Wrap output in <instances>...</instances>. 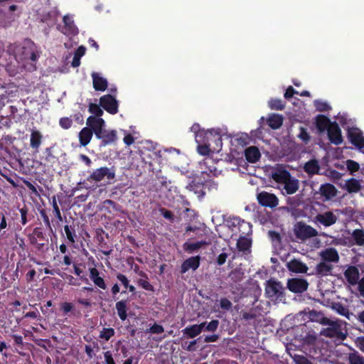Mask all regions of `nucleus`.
I'll list each match as a JSON object with an SVG mask.
<instances>
[{
	"label": "nucleus",
	"mask_w": 364,
	"mask_h": 364,
	"mask_svg": "<svg viewBox=\"0 0 364 364\" xmlns=\"http://www.w3.org/2000/svg\"><path fill=\"white\" fill-rule=\"evenodd\" d=\"M6 51L10 55H13L15 60L19 64H21V66L24 68H26V64L31 61V67L33 70H36V66L33 63L37 61L40 55L36 45L32 41L26 40L21 43H11L8 46Z\"/></svg>",
	"instance_id": "f257e3e1"
},
{
	"label": "nucleus",
	"mask_w": 364,
	"mask_h": 364,
	"mask_svg": "<svg viewBox=\"0 0 364 364\" xmlns=\"http://www.w3.org/2000/svg\"><path fill=\"white\" fill-rule=\"evenodd\" d=\"M320 323L328 325L329 327L323 328L321 331V335L326 338H336L343 341L346 338V334L343 332L341 325L337 321H332L328 318H321Z\"/></svg>",
	"instance_id": "f03ea898"
},
{
	"label": "nucleus",
	"mask_w": 364,
	"mask_h": 364,
	"mask_svg": "<svg viewBox=\"0 0 364 364\" xmlns=\"http://www.w3.org/2000/svg\"><path fill=\"white\" fill-rule=\"evenodd\" d=\"M235 222L238 225L239 231L242 232L241 235L237 242V247L240 251H247L250 248L252 241L250 239L246 237L245 235H247L251 232L252 226L249 223L245 222L244 220H242L238 217L234 218V225H235Z\"/></svg>",
	"instance_id": "7ed1b4c3"
},
{
	"label": "nucleus",
	"mask_w": 364,
	"mask_h": 364,
	"mask_svg": "<svg viewBox=\"0 0 364 364\" xmlns=\"http://www.w3.org/2000/svg\"><path fill=\"white\" fill-rule=\"evenodd\" d=\"M115 168L114 166L108 168L107 166L100 167L95 169L86 178L90 183H99L104 178L107 180H113L115 178Z\"/></svg>",
	"instance_id": "20e7f679"
},
{
	"label": "nucleus",
	"mask_w": 364,
	"mask_h": 364,
	"mask_svg": "<svg viewBox=\"0 0 364 364\" xmlns=\"http://www.w3.org/2000/svg\"><path fill=\"white\" fill-rule=\"evenodd\" d=\"M294 232L296 237L301 240L318 235V231L315 228L303 222H298L294 225Z\"/></svg>",
	"instance_id": "39448f33"
},
{
	"label": "nucleus",
	"mask_w": 364,
	"mask_h": 364,
	"mask_svg": "<svg viewBox=\"0 0 364 364\" xmlns=\"http://www.w3.org/2000/svg\"><path fill=\"white\" fill-rule=\"evenodd\" d=\"M100 106L111 114L118 112L119 103L116 97L110 94H107L100 98Z\"/></svg>",
	"instance_id": "423d86ee"
},
{
	"label": "nucleus",
	"mask_w": 364,
	"mask_h": 364,
	"mask_svg": "<svg viewBox=\"0 0 364 364\" xmlns=\"http://www.w3.org/2000/svg\"><path fill=\"white\" fill-rule=\"evenodd\" d=\"M265 294L268 298L281 299L283 296V287L280 282L269 279L265 286Z\"/></svg>",
	"instance_id": "0eeeda50"
},
{
	"label": "nucleus",
	"mask_w": 364,
	"mask_h": 364,
	"mask_svg": "<svg viewBox=\"0 0 364 364\" xmlns=\"http://www.w3.org/2000/svg\"><path fill=\"white\" fill-rule=\"evenodd\" d=\"M347 136L350 142L358 149L364 148V136L362 131L357 127H349Z\"/></svg>",
	"instance_id": "6e6552de"
},
{
	"label": "nucleus",
	"mask_w": 364,
	"mask_h": 364,
	"mask_svg": "<svg viewBox=\"0 0 364 364\" xmlns=\"http://www.w3.org/2000/svg\"><path fill=\"white\" fill-rule=\"evenodd\" d=\"M257 199L259 204L263 207L274 208L279 204V200L276 195L267 191L259 193L257 195Z\"/></svg>",
	"instance_id": "1a4fd4ad"
},
{
	"label": "nucleus",
	"mask_w": 364,
	"mask_h": 364,
	"mask_svg": "<svg viewBox=\"0 0 364 364\" xmlns=\"http://www.w3.org/2000/svg\"><path fill=\"white\" fill-rule=\"evenodd\" d=\"M308 287V282L302 278H292L287 282V288L293 293H303L306 291Z\"/></svg>",
	"instance_id": "9d476101"
},
{
	"label": "nucleus",
	"mask_w": 364,
	"mask_h": 364,
	"mask_svg": "<svg viewBox=\"0 0 364 364\" xmlns=\"http://www.w3.org/2000/svg\"><path fill=\"white\" fill-rule=\"evenodd\" d=\"M86 124L87 127L90 128L95 134V136H97L105 129V122L101 117L90 116L87 119Z\"/></svg>",
	"instance_id": "9b49d317"
},
{
	"label": "nucleus",
	"mask_w": 364,
	"mask_h": 364,
	"mask_svg": "<svg viewBox=\"0 0 364 364\" xmlns=\"http://www.w3.org/2000/svg\"><path fill=\"white\" fill-rule=\"evenodd\" d=\"M338 220V216L332 211H326L317 214L314 218V222L319 223L324 227H330L334 225Z\"/></svg>",
	"instance_id": "f8f14e48"
},
{
	"label": "nucleus",
	"mask_w": 364,
	"mask_h": 364,
	"mask_svg": "<svg viewBox=\"0 0 364 364\" xmlns=\"http://www.w3.org/2000/svg\"><path fill=\"white\" fill-rule=\"evenodd\" d=\"M327 134L328 139L332 144L340 145L343 142L341 130L336 122H333L331 125L329 126Z\"/></svg>",
	"instance_id": "ddd939ff"
},
{
	"label": "nucleus",
	"mask_w": 364,
	"mask_h": 364,
	"mask_svg": "<svg viewBox=\"0 0 364 364\" xmlns=\"http://www.w3.org/2000/svg\"><path fill=\"white\" fill-rule=\"evenodd\" d=\"M186 188L190 191H193L199 198H202L205 194L203 180L199 176L195 177L192 181L186 186Z\"/></svg>",
	"instance_id": "4468645a"
},
{
	"label": "nucleus",
	"mask_w": 364,
	"mask_h": 364,
	"mask_svg": "<svg viewBox=\"0 0 364 364\" xmlns=\"http://www.w3.org/2000/svg\"><path fill=\"white\" fill-rule=\"evenodd\" d=\"M63 21L64 26L61 29V32L67 36H75L78 34V28L75 25L72 17L65 15L63 16Z\"/></svg>",
	"instance_id": "2eb2a0df"
},
{
	"label": "nucleus",
	"mask_w": 364,
	"mask_h": 364,
	"mask_svg": "<svg viewBox=\"0 0 364 364\" xmlns=\"http://www.w3.org/2000/svg\"><path fill=\"white\" fill-rule=\"evenodd\" d=\"M96 137L101 140L100 146H106L114 144L117 140L115 130H106L105 129Z\"/></svg>",
	"instance_id": "dca6fc26"
},
{
	"label": "nucleus",
	"mask_w": 364,
	"mask_h": 364,
	"mask_svg": "<svg viewBox=\"0 0 364 364\" xmlns=\"http://www.w3.org/2000/svg\"><path fill=\"white\" fill-rule=\"evenodd\" d=\"M43 134L39 130L36 128H33L31 130L30 146L35 153H38L39 151L41 145L43 142Z\"/></svg>",
	"instance_id": "f3484780"
},
{
	"label": "nucleus",
	"mask_w": 364,
	"mask_h": 364,
	"mask_svg": "<svg viewBox=\"0 0 364 364\" xmlns=\"http://www.w3.org/2000/svg\"><path fill=\"white\" fill-rule=\"evenodd\" d=\"M343 274L346 281L350 285L354 286L358 284L360 277V272L357 267L353 265L348 266L344 271Z\"/></svg>",
	"instance_id": "a211bd4d"
},
{
	"label": "nucleus",
	"mask_w": 364,
	"mask_h": 364,
	"mask_svg": "<svg viewBox=\"0 0 364 364\" xmlns=\"http://www.w3.org/2000/svg\"><path fill=\"white\" fill-rule=\"evenodd\" d=\"M318 193L324 198L323 201H326L336 196L337 189L333 184L326 183L321 185Z\"/></svg>",
	"instance_id": "6ab92c4d"
},
{
	"label": "nucleus",
	"mask_w": 364,
	"mask_h": 364,
	"mask_svg": "<svg viewBox=\"0 0 364 364\" xmlns=\"http://www.w3.org/2000/svg\"><path fill=\"white\" fill-rule=\"evenodd\" d=\"M320 256L323 262L337 263L340 257L338 251L334 247H328L321 251Z\"/></svg>",
	"instance_id": "aec40b11"
},
{
	"label": "nucleus",
	"mask_w": 364,
	"mask_h": 364,
	"mask_svg": "<svg viewBox=\"0 0 364 364\" xmlns=\"http://www.w3.org/2000/svg\"><path fill=\"white\" fill-rule=\"evenodd\" d=\"M200 257L199 255L191 257L186 259L181 264V273L184 274L189 269L196 270L200 266Z\"/></svg>",
	"instance_id": "412c9836"
},
{
	"label": "nucleus",
	"mask_w": 364,
	"mask_h": 364,
	"mask_svg": "<svg viewBox=\"0 0 364 364\" xmlns=\"http://www.w3.org/2000/svg\"><path fill=\"white\" fill-rule=\"evenodd\" d=\"M287 269L294 273H306L308 267L299 259H292L287 264Z\"/></svg>",
	"instance_id": "4be33fe9"
},
{
	"label": "nucleus",
	"mask_w": 364,
	"mask_h": 364,
	"mask_svg": "<svg viewBox=\"0 0 364 364\" xmlns=\"http://www.w3.org/2000/svg\"><path fill=\"white\" fill-rule=\"evenodd\" d=\"M210 244V242L206 240H200L196 242H186L183 244V250L188 254H193V252H198L202 247L207 246Z\"/></svg>",
	"instance_id": "5701e85b"
},
{
	"label": "nucleus",
	"mask_w": 364,
	"mask_h": 364,
	"mask_svg": "<svg viewBox=\"0 0 364 364\" xmlns=\"http://www.w3.org/2000/svg\"><path fill=\"white\" fill-rule=\"evenodd\" d=\"M93 87L95 91H105L107 89V81L97 73L92 74Z\"/></svg>",
	"instance_id": "b1692460"
},
{
	"label": "nucleus",
	"mask_w": 364,
	"mask_h": 364,
	"mask_svg": "<svg viewBox=\"0 0 364 364\" xmlns=\"http://www.w3.org/2000/svg\"><path fill=\"white\" fill-rule=\"evenodd\" d=\"M245 156L249 163L254 164L259 160L261 154L257 147L252 146L245 150Z\"/></svg>",
	"instance_id": "393cba45"
},
{
	"label": "nucleus",
	"mask_w": 364,
	"mask_h": 364,
	"mask_svg": "<svg viewBox=\"0 0 364 364\" xmlns=\"http://www.w3.org/2000/svg\"><path fill=\"white\" fill-rule=\"evenodd\" d=\"M291 176L290 173L284 168H277L272 173V178L279 183H285Z\"/></svg>",
	"instance_id": "a878e982"
},
{
	"label": "nucleus",
	"mask_w": 364,
	"mask_h": 364,
	"mask_svg": "<svg viewBox=\"0 0 364 364\" xmlns=\"http://www.w3.org/2000/svg\"><path fill=\"white\" fill-rule=\"evenodd\" d=\"M283 184V190L288 195L295 193L299 187V180L295 178H292L291 176Z\"/></svg>",
	"instance_id": "bb28decb"
},
{
	"label": "nucleus",
	"mask_w": 364,
	"mask_h": 364,
	"mask_svg": "<svg viewBox=\"0 0 364 364\" xmlns=\"http://www.w3.org/2000/svg\"><path fill=\"white\" fill-rule=\"evenodd\" d=\"M333 270V265L327 264L326 262H321L315 267V274L318 277H325L330 275Z\"/></svg>",
	"instance_id": "cd10ccee"
},
{
	"label": "nucleus",
	"mask_w": 364,
	"mask_h": 364,
	"mask_svg": "<svg viewBox=\"0 0 364 364\" xmlns=\"http://www.w3.org/2000/svg\"><path fill=\"white\" fill-rule=\"evenodd\" d=\"M303 168L308 175L313 176L319 173L320 166L318 161L313 159L306 162Z\"/></svg>",
	"instance_id": "c85d7f7f"
},
{
	"label": "nucleus",
	"mask_w": 364,
	"mask_h": 364,
	"mask_svg": "<svg viewBox=\"0 0 364 364\" xmlns=\"http://www.w3.org/2000/svg\"><path fill=\"white\" fill-rule=\"evenodd\" d=\"M93 136L92 130L88 127L82 128L78 134L80 146H86L91 141Z\"/></svg>",
	"instance_id": "c756f323"
},
{
	"label": "nucleus",
	"mask_w": 364,
	"mask_h": 364,
	"mask_svg": "<svg viewBox=\"0 0 364 364\" xmlns=\"http://www.w3.org/2000/svg\"><path fill=\"white\" fill-rule=\"evenodd\" d=\"M115 307L117 315L122 321L127 318L128 300H120L116 302Z\"/></svg>",
	"instance_id": "7c9ffc66"
},
{
	"label": "nucleus",
	"mask_w": 364,
	"mask_h": 364,
	"mask_svg": "<svg viewBox=\"0 0 364 364\" xmlns=\"http://www.w3.org/2000/svg\"><path fill=\"white\" fill-rule=\"evenodd\" d=\"M315 123L317 129L323 132L325 130H328L329 126H331L333 122H331L329 118L326 116L319 114L316 117Z\"/></svg>",
	"instance_id": "2f4dec72"
},
{
	"label": "nucleus",
	"mask_w": 364,
	"mask_h": 364,
	"mask_svg": "<svg viewBox=\"0 0 364 364\" xmlns=\"http://www.w3.org/2000/svg\"><path fill=\"white\" fill-rule=\"evenodd\" d=\"M64 231L65 233L66 239L68 244L73 245L76 242L77 234L75 226L74 225H65L64 226Z\"/></svg>",
	"instance_id": "473e14b6"
},
{
	"label": "nucleus",
	"mask_w": 364,
	"mask_h": 364,
	"mask_svg": "<svg viewBox=\"0 0 364 364\" xmlns=\"http://www.w3.org/2000/svg\"><path fill=\"white\" fill-rule=\"evenodd\" d=\"M268 125L272 129H279L283 123V117L278 114H273L267 119Z\"/></svg>",
	"instance_id": "72a5a7b5"
},
{
	"label": "nucleus",
	"mask_w": 364,
	"mask_h": 364,
	"mask_svg": "<svg viewBox=\"0 0 364 364\" xmlns=\"http://www.w3.org/2000/svg\"><path fill=\"white\" fill-rule=\"evenodd\" d=\"M85 268V265L82 263H74L73 269L74 274L80 277V279L84 282L88 284L89 279H87L86 274L84 273L83 269Z\"/></svg>",
	"instance_id": "f704fd0d"
},
{
	"label": "nucleus",
	"mask_w": 364,
	"mask_h": 364,
	"mask_svg": "<svg viewBox=\"0 0 364 364\" xmlns=\"http://www.w3.org/2000/svg\"><path fill=\"white\" fill-rule=\"evenodd\" d=\"M346 186L348 193H357L361 188L360 182L355 178H350L347 181Z\"/></svg>",
	"instance_id": "c9c22d12"
},
{
	"label": "nucleus",
	"mask_w": 364,
	"mask_h": 364,
	"mask_svg": "<svg viewBox=\"0 0 364 364\" xmlns=\"http://www.w3.org/2000/svg\"><path fill=\"white\" fill-rule=\"evenodd\" d=\"M182 331L184 335H186L188 338H191L196 337L201 333L200 331V328L199 326H197V324L188 326Z\"/></svg>",
	"instance_id": "e433bc0d"
},
{
	"label": "nucleus",
	"mask_w": 364,
	"mask_h": 364,
	"mask_svg": "<svg viewBox=\"0 0 364 364\" xmlns=\"http://www.w3.org/2000/svg\"><path fill=\"white\" fill-rule=\"evenodd\" d=\"M357 245H364V231L362 229H355L351 234Z\"/></svg>",
	"instance_id": "4c0bfd02"
},
{
	"label": "nucleus",
	"mask_w": 364,
	"mask_h": 364,
	"mask_svg": "<svg viewBox=\"0 0 364 364\" xmlns=\"http://www.w3.org/2000/svg\"><path fill=\"white\" fill-rule=\"evenodd\" d=\"M14 19L12 16H8L5 12L0 9V26L8 28L11 26V21Z\"/></svg>",
	"instance_id": "58836bf2"
},
{
	"label": "nucleus",
	"mask_w": 364,
	"mask_h": 364,
	"mask_svg": "<svg viewBox=\"0 0 364 364\" xmlns=\"http://www.w3.org/2000/svg\"><path fill=\"white\" fill-rule=\"evenodd\" d=\"M333 309L338 313L340 315L346 316L349 318L350 312L348 307L345 306L342 304L337 302L333 304Z\"/></svg>",
	"instance_id": "ea45409f"
},
{
	"label": "nucleus",
	"mask_w": 364,
	"mask_h": 364,
	"mask_svg": "<svg viewBox=\"0 0 364 364\" xmlns=\"http://www.w3.org/2000/svg\"><path fill=\"white\" fill-rule=\"evenodd\" d=\"M115 334V331L113 328H103L100 333L99 337L105 341H108Z\"/></svg>",
	"instance_id": "a19ab883"
},
{
	"label": "nucleus",
	"mask_w": 364,
	"mask_h": 364,
	"mask_svg": "<svg viewBox=\"0 0 364 364\" xmlns=\"http://www.w3.org/2000/svg\"><path fill=\"white\" fill-rule=\"evenodd\" d=\"M101 107L100 104L90 103L88 110L90 113L94 114V117H100L103 114V111Z\"/></svg>",
	"instance_id": "79ce46f5"
},
{
	"label": "nucleus",
	"mask_w": 364,
	"mask_h": 364,
	"mask_svg": "<svg viewBox=\"0 0 364 364\" xmlns=\"http://www.w3.org/2000/svg\"><path fill=\"white\" fill-rule=\"evenodd\" d=\"M349 364H364V358L357 352L349 354Z\"/></svg>",
	"instance_id": "37998d69"
},
{
	"label": "nucleus",
	"mask_w": 364,
	"mask_h": 364,
	"mask_svg": "<svg viewBox=\"0 0 364 364\" xmlns=\"http://www.w3.org/2000/svg\"><path fill=\"white\" fill-rule=\"evenodd\" d=\"M269 106L272 109L282 110L284 109L285 105L282 100L272 99L269 102Z\"/></svg>",
	"instance_id": "c03bdc74"
},
{
	"label": "nucleus",
	"mask_w": 364,
	"mask_h": 364,
	"mask_svg": "<svg viewBox=\"0 0 364 364\" xmlns=\"http://www.w3.org/2000/svg\"><path fill=\"white\" fill-rule=\"evenodd\" d=\"M50 203H51L52 207L53 208L54 215L55 216V218L59 221H62L63 220V218H62V215H61V213H60V208H59L58 203H57V200H56L55 196H53L51 198Z\"/></svg>",
	"instance_id": "a18cd8bd"
},
{
	"label": "nucleus",
	"mask_w": 364,
	"mask_h": 364,
	"mask_svg": "<svg viewBox=\"0 0 364 364\" xmlns=\"http://www.w3.org/2000/svg\"><path fill=\"white\" fill-rule=\"evenodd\" d=\"M73 119L70 117H64L59 119V125L63 129H68L73 126Z\"/></svg>",
	"instance_id": "49530a36"
},
{
	"label": "nucleus",
	"mask_w": 364,
	"mask_h": 364,
	"mask_svg": "<svg viewBox=\"0 0 364 364\" xmlns=\"http://www.w3.org/2000/svg\"><path fill=\"white\" fill-rule=\"evenodd\" d=\"M33 235H36L37 240H39V242H48V240L46 237V235L43 232L42 228L40 227H36L33 229Z\"/></svg>",
	"instance_id": "de8ad7c7"
},
{
	"label": "nucleus",
	"mask_w": 364,
	"mask_h": 364,
	"mask_svg": "<svg viewBox=\"0 0 364 364\" xmlns=\"http://www.w3.org/2000/svg\"><path fill=\"white\" fill-rule=\"evenodd\" d=\"M146 332L152 334H161L164 332V328L161 325L155 323L146 330Z\"/></svg>",
	"instance_id": "09e8293b"
},
{
	"label": "nucleus",
	"mask_w": 364,
	"mask_h": 364,
	"mask_svg": "<svg viewBox=\"0 0 364 364\" xmlns=\"http://www.w3.org/2000/svg\"><path fill=\"white\" fill-rule=\"evenodd\" d=\"M346 166L348 170L350 172V173H353L356 171H358L360 168V165L358 162L353 161V160H347L346 161Z\"/></svg>",
	"instance_id": "8fccbe9b"
},
{
	"label": "nucleus",
	"mask_w": 364,
	"mask_h": 364,
	"mask_svg": "<svg viewBox=\"0 0 364 364\" xmlns=\"http://www.w3.org/2000/svg\"><path fill=\"white\" fill-rule=\"evenodd\" d=\"M21 213V222L23 225H25L27 224V223L29 221V219L28 218V208L24 205L23 208H21L20 210Z\"/></svg>",
	"instance_id": "3c124183"
},
{
	"label": "nucleus",
	"mask_w": 364,
	"mask_h": 364,
	"mask_svg": "<svg viewBox=\"0 0 364 364\" xmlns=\"http://www.w3.org/2000/svg\"><path fill=\"white\" fill-rule=\"evenodd\" d=\"M204 191L208 189V191L216 190L218 188V183L213 179L203 180Z\"/></svg>",
	"instance_id": "603ef678"
},
{
	"label": "nucleus",
	"mask_w": 364,
	"mask_h": 364,
	"mask_svg": "<svg viewBox=\"0 0 364 364\" xmlns=\"http://www.w3.org/2000/svg\"><path fill=\"white\" fill-rule=\"evenodd\" d=\"M317 340V336L315 334L307 333L303 338V343L306 345H314Z\"/></svg>",
	"instance_id": "864d4df0"
},
{
	"label": "nucleus",
	"mask_w": 364,
	"mask_h": 364,
	"mask_svg": "<svg viewBox=\"0 0 364 364\" xmlns=\"http://www.w3.org/2000/svg\"><path fill=\"white\" fill-rule=\"evenodd\" d=\"M8 225L5 214L3 212H0V232H2V235L6 232L5 229H6Z\"/></svg>",
	"instance_id": "5fc2aeb1"
},
{
	"label": "nucleus",
	"mask_w": 364,
	"mask_h": 364,
	"mask_svg": "<svg viewBox=\"0 0 364 364\" xmlns=\"http://www.w3.org/2000/svg\"><path fill=\"white\" fill-rule=\"evenodd\" d=\"M232 306V302L227 298H221L220 300V307L225 311H229Z\"/></svg>",
	"instance_id": "6e6d98bb"
},
{
	"label": "nucleus",
	"mask_w": 364,
	"mask_h": 364,
	"mask_svg": "<svg viewBox=\"0 0 364 364\" xmlns=\"http://www.w3.org/2000/svg\"><path fill=\"white\" fill-rule=\"evenodd\" d=\"M159 212L166 219H168L171 222L174 220V215L171 210H168L164 208H161L159 209Z\"/></svg>",
	"instance_id": "4d7b16f0"
},
{
	"label": "nucleus",
	"mask_w": 364,
	"mask_h": 364,
	"mask_svg": "<svg viewBox=\"0 0 364 364\" xmlns=\"http://www.w3.org/2000/svg\"><path fill=\"white\" fill-rule=\"evenodd\" d=\"M298 137L305 143H307L310 140V136L307 132L306 129L304 127L300 128V132L298 135Z\"/></svg>",
	"instance_id": "13d9d810"
},
{
	"label": "nucleus",
	"mask_w": 364,
	"mask_h": 364,
	"mask_svg": "<svg viewBox=\"0 0 364 364\" xmlns=\"http://www.w3.org/2000/svg\"><path fill=\"white\" fill-rule=\"evenodd\" d=\"M218 326H219L218 320H212L210 322L207 323V326H205V331L214 332L218 329Z\"/></svg>",
	"instance_id": "bf43d9fd"
},
{
	"label": "nucleus",
	"mask_w": 364,
	"mask_h": 364,
	"mask_svg": "<svg viewBox=\"0 0 364 364\" xmlns=\"http://www.w3.org/2000/svg\"><path fill=\"white\" fill-rule=\"evenodd\" d=\"M294 360L296 364H313L304 355H294Z\"/></svg>",
	"instance_id": "052dcab7"
},
{
	"label": "nucleus",
	"mask_w": 364,
	"mask_h": 364,
	"mask_svg": "<svg viewBox=\"0 0 364 364\" xmlns=\"http://www.w3.org/2000/svg\"><path fill=\"white\" fill-rule=\"evenodd\" d=\"M309 318L312 321H318L320 323L321 318H325V317L323 316V315L321 314H320L319 312H317L316 311L313 310L309 312Z\"/></svg>",
	"instance_id": "680f3d73"
},
{
	"label": "nucleus",
	"mask_w": 364,
	"mask_h": 364,
	"mask_svg": "<svg viewBox=\"0 0 364 364\" xmlns=\"http://www.w3.org/2000/svg\"><path fill=\"white\" fill-rule=\"evenodd\" d=\"M40 214H41V216L43 218V220L45 223V225L46 226V228H48L49 230H50L51 231H53V229H52V227H51V224H50V219H49V217L48 216L45 210H41L40 211Z\"/></svg>",
	"instance_id": "e2e57ef3"
},
{
	"label": "nucleus",
	"mask_w": 364,
	"mask_h": 364,
	"mask_svg": "<svg viewBox=\"0 0 364 364\" xmlns=\"http://www.w3.org/2000/svg\"><path fill=\"white\" fill-rule=\"evenodd\" d=\"M316 107L319 112H326L331 109V107L328 103L319 101L316 102Z\"/></svg>",
	"instance_id": "0e129e2a"
},
{
	"label": "nucleus",
	"mask_w": 364,
	"mask_h": 364,
	"mask_svg": "<svg viewBox=\"0 0 364 364\" xmlns=\"http://www.w3.org/2000/svg\"><path fill=\"white\" fill-rule=\"evenodd\" d=\"M23 183L31 191V193L36 197H40V193L36 186L28 181H24Z\"/></svg>",
	"instance_id": "69168bd1"
},
{
	"label": "nucleus",
	"mask_w": 364,
	"mask_h": 364,
	"mask_svg": "<svg viewBox=\"0 0 364 364\" xmlns=\"http://www.w3.org/2000/svg\"><path fill=\"white\" fill-rule=\"evenodd\" d=\"M93 283L95 284V286L103 290H105L107 289V284L105 282V279L100 276L96 278V279H94Z\"/></svg>",
	"instance_id": "338daca9"
},
{
	"label": "nucleus",
	"mask_w": 364,
	"mask_h": 364,
	"mask_svg": "<svg viewBox=\"0 0 364 364\" xmlns=\"http://www.w3.org/2000/svg\"><path fill=\"white\" fill-rule=\"evenodd\" d=\"M198 151L202 156L208 155L210 151L209 145H206V144L198 145Z\"/></svg>",
	"instance_id": "774afa93"
}]
</instances>
